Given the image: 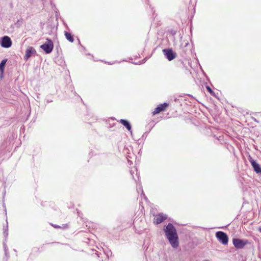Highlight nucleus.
Here are the masks:
<instances>
[{
    "mask_svg": "<svg viewBox=\"0 0 261 261\" xmlns=\"http://www.w3.org/2000/svg\"><path fill=\"white\" fill-rule=\"evenodd\" d=\"M165 235L171 245L174 248L178 246V238L176 230L172 223H168L164 229Z\"/></svg>",
    "mask_w": 261,
    "mask_h": 261,
    "instance_id": "obj_1",
    "label": "nucleus"
},
{
    "mask_svg": "<svg viewBox=\"0 0 261 261\" xmlns=\"http://www.w3.org/2000/svg\"><path fill=\"white\" fill-rule=\"evenodd\" d=\"M40 48L43 50L46 54H50L54 48L53 41L49 38H47L45 42L40 46Z\"/></svg>",
    "mask_w": 261,
    "mask_h": 261,
    "instance_id": "obj_2",
    "label": "nucleus"
},
{
    "mask_svg": "<svg viewBox=\"0 0 261 261\" xmlns=\"http://www.w3.org/2000/svg\"><path fill=\"white\" fill-rule=\"evenodd\" d=\"M249 243L247 240H242L238 238H233L232 239V244L235 248L238 249H243Z\"/></svg>",
    "mask_w": 261,
    "mask_h": 261,
    "instance_id": "obj_3",
    "label": "nucleus"
},
{
    "mask_svg": "<svg viewBox=\"0 0 261 261\" xmlns=\"http://www.w3.org/2000/svg\"><path fill=\"white\" fill-rule=\"evenodd\" d=\"M216 237L223 245H227L228 242V238L226 233L223 231H218L216 233Z\"/></svg>",
    "mask_w": 261,
    "mask_h": 261,
    "instance_id": "obj_4",
    "label": "nucleus"
},
{
    "mask_svg": "<svg viewBox=\"0 0 261 261\" xmlns=\"http://www.w3.org/2000/svg\"><path fill=\"white\" fill-rule=\"evenodd\" d=\"M165 57L169 60L172 61L176 57V54L171 48H165L163 50Z\"/></svg>",
    "mask_w": 261,
    "mask_h": 261,
    "instance_id": "obj_5",
    "label": "nucleus"
},
{
    "mask_svg": "<svg viewBox=\"0 0 261 261\" xmlns=\"http://www.w3.org/2000/svg\"><path fill=\"white\" fill-rule=\"evenodd\" d=\"M1 45L4 48H9L12 45V41L10 37L5 36L2 38Z\"/></svg>",
    "mask_w": 261,
    "mask_h": 261,
    "instance_id": "obj_6",
    "label": "nucleus"
},
{
    "mask_svg": "<svg viewBox=\"0 0 261 261\" xmlns=\"http://www.w3.org/2000/svg\"><path fill=\"white\" fill-rule=\"evenodd\" d=\"M36 51L32 46H29L25 51L24 59L27 61L33 55L35 54Z\"/></svg>",
    "mask_w": 261,
    "mask_h": 261,
    "instance_id": "obj_7",
    "label": "nucleus"
},
{
    "mask_svg": "<svg viewBox=\"0 0 261 261\" xmlns=\"http://www.w3.org/2000/svg\"><path fill=\"white\" fill-rule=\"evenodd\" d=\"M249 160L255 172L256 173H261V167L260 165L252 158H250Z\"/></svg>",
    "mask_w": 261,
    "mask_h": 261,
    "instance_id": "obj_8",
    "label": "nucleus"
},
{
    "mask_svg": "<svg viewBox=\"0 0 261 261\" xmlns=\"http://www.w3.org/2000/svg\"><path fill=\"white\" fill-rule=\"evenodd\" d=\"M167 218V217L166 215L164 214L163 213H160L155 216L154 222L156 224H160L164 220L166 219Z\"/></svg>",
    "mask_w": 261,
    "mask_h": 261,
    "instance_id": "obj_9",
    "label": "nucleus"
},
{
    "mask_svg": "<svg viewBox=\"0 0 261 261\" xmlns=\"http://www.w3.org/2000/svg\"><path fill=\"white\" fill-rule=\"evenodd\" d=\"M168 106V103L165 102L163 104L158 106L152 112L153 115H155L159 113L160 112L163 111L165 110L166 108Z\"/></svg>",
    "mask_w": 261,
    "mask_h": 261,
    "instance_id": "obj_10",
    "label": "nucleus"
},
{
    "mask_svg": "<svg viewBox=\"0 0 261 261\" xmlns=\"http://www.w3.org/2000/svg\"><path fill=\"white\" fill-rule=\"evenodd\" d=\"M120 122L124 126H125L126 127V128L130 132V133H132V132L130 131L131 130V128H132V126H131V125L129 123V122L126 120H125V119H120Z\"/></svg>",
    "mask_w": 261,
    "mask_h": 261,
    "instance_id": "obj_11",
    "label": "nucleus"
},
{
    "mask_svg": "<svg viewBox=\"0 0 261 261\" xmlns=\"http://www.w3.org/2000/svg\"><path fill=\"white\" fill-rule=\"evenodd\" d=\"M65 36L67 40H68L70 42H73L74 41L73 37L71 33L65 32Z\"/></svg>",
    "mask_w": 261,
    "mask_h": 261,
    "instance_id": "obj_12",
    "label": "nucleus"
},
{
    "mask_svg": "<svg viewBox=\"0 0 261 261\" xmlns=\"http://www.w3.org/2000/svg\"><path fill=\"white\" fill-rule=\"evenodd\" d=\"M7 61V59H4L0 63V70L2 73H3L4 72V67L6 65Z\"/></svg>",
    "mask_w": 261,
    "mask_h": 261,
    "instance_id": "obj_13",
    "label": "nucleus"
},
{
    "mask_svg": "<svg viewBox=\"0 0 261 261\" xmlns=\"http://www.w3.org/2000/svg\"><path fill=\"white\" fill-rule=\"evenodd\" d=\"M6 222H7V225L5 227H4V234L5 236V238H7L8 235V225L7 220L6 221Z\"/></svg>",
    "mask_w": 261,
    "mask_h": 261,
    "instance_id": "obj_14",
    "label": "nucleus"
},
{
    "mask_svg": "<svg viewBox=\"0 0 261 261\" xmlns=\"http://www.w3.org/2000/svg\"><path fill=\"white\" fill-rule=\"evenodd\" d=\"M206 89L208 90V91L212 94L213 95L214 92L211 89V88L209 86H206Z\"/></svg>",
    "mask_w": 261,
    "mask_h": 261,
    "instance_id": "obj_15",
    "label": "nucleus"
},
{
    "mask_svg": "<svg viewBox=\"0 0 261 261\" xmlns=\"http://www.w3.org/2000/svg\"><path fill=\"white\" fill-rule=\"evenodd\" d=\"M139 190L141 191V195L145 196V195L143 193V188H142V186H141L140 187H139V188L138 189H137V191L138 192H139Z\"/></svg>",
    "mask_w": 261,
    "mask_h": 261,
    "instance_id": "obj_16",
    "label": "nucleus"
},
{
    "mask_svg": "<svg viewBox=\"0 0 261 261\" xmlns=\"http://www.w3.org/2000/svg\"><path fill=\"white\" fill-rule=\"evenodd\" d=\"M135 170H136V169H134V170L132 169L131 170H130V173L132 175L133 179H134L136 180V179L135 178V177L133 175V173H134Z\"/></svg>",
    "mask_w": 261,
    "mask_h": 261,
    "instance_id": "obj_17",
    "label": "nucleus"
},
{
    "mask_svg": "<svg viewBox=\"0 0 261 261\" xmlns=\"http://www.w3.org/2000/svg\"><path fill=\"white\" fill-rule=\"evenodd\" d=\"M3 247H4V251L8 250L7 246L6 243H5V242H4V243H3Z\"/></svg>",
    "mask_w": 261,
    "mask_h": 261,
    "instance_id": "obj_18",
    "label": "nucleus"
},
{
    "mask_svg": "<svg viewBox=\"0 0 261 261\" xmlns=\"http://www.w3.org/2000/svg\"><path fill=\"white\" fill-rule=\"evenodd\" d=\"M51 225H52L54 227H55V228H61V226H59V225H53V224H51Z\"/></svg>",
    "mask_w": 261,
    "mask_h": 261,
    "instance_id": "obj_19",
    "label": "nucleus"
},
{
    "mask_svg": "<svg viewBox=\"0 0 261 261\" xmlns=\"http://www.w3.org/2000/svg\"><path fill=\"white\" fill-rule=\"evenodd\" d=\"M5 255L8 256L9 254V251L8 250H5Z\"/></svg>",
    "mask_w": 261,
    "mask_h": 261,
    "instance_id": "obj_20",
    "label": "nucleus"
},
{
    "mask_svg": "<svg viewBox=\"0 0 261 261\" xmlns=\"http://www.w3.org/2000/svg\"><path fill=\"white\" fill-rule=\"evenodd\" d=\"M145 61H146V60H145V59H144L143 60V62H142L140 64H142V63H145Z\"/></svg>",
    "mask_w": 261,
    "mask_h": 261,
    "instance_id": "obj_21",
    "label": "nucleus"
},
{
    "mask_svg": "<svg viewBox=\"0 0 261 261\" xmlns=\"http://www.w3.org/2000/svg\"><path fill=\"white\" fill-rule=\"evenodd\" d=\"M258 231L261 232V227L258 228Z\"/></svg>",
    "mask_w": 261,
    "mask_h": 261,
    "instance_id": "obj_22",
    "label": "nucleus"
},
{
    "mask_svg": "<svg viewBox=\"0 0 261 261\" xmlns=\"http://www.w3.org/2000/svg\"><path fill=\"white\" fill-rule=\"evenodd\" d=\"M128 163H129V164H130V165L132 164V162H130H130H129V161H128Z\"/></svg>",
    "mask_w": 261,
    "mask_h": 261,
    "instance_id": "obj_23",
    "label": "nucleus"
},
{
    "mask_svg": "<svg viewBox=\"0 0 261 261\" xmlns=\"http://www.w3.org/2000/svg\"><path fill=\"white\" fill-rule=\"evenodd\" d=\"M136 175L137 176L138 178H139V176L138 175V173H136Z\"/></svg>",
    "mask_w": 261,
    "mask_h": 261,
    "instance_id": "obj_24",
    "label": "nucleus"
},
{
    "mask_svg": "<svg viewBox=\"0 0 261 261\" xmlns=\"http://www.w3.org/2000/svg\"><path fill=\"white\" fill-rule=\"evenodd\" d=\"M203 261H210V260H207V259H205V260H204Z\"/></svg>",
    "mask_w": 261,
    "mask_h": 261,
    "instance_id": "obj_25",
    "label": "nucleus"
},
{
    "mask_svg": "<svg viewBox=\"0 0 261 261\" xmlns=\"http://www.w3.org/2000/svg\"><path fill=\"white\" fill-rule=\"evenodd\" d=\"M188 44V43H186L185 46H187Z\"/></svg>",
    "mask_w": 261,
    "mask_h": 261,
    "instance_id": "obj_26",
    "label": "nucleus"
}]
</instances>
